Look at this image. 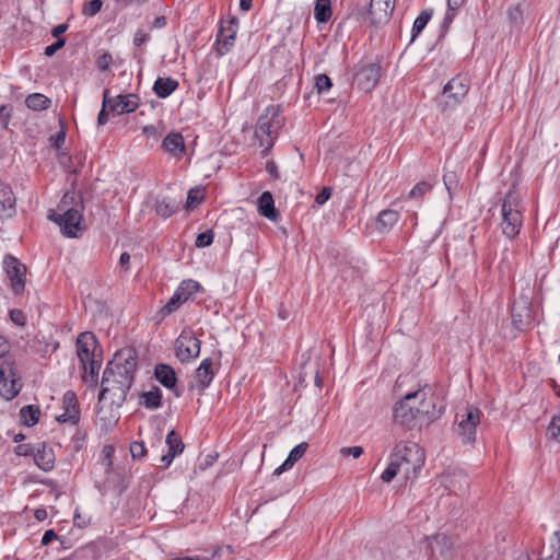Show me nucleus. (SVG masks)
<instances>
[{
  "label": "nucleus",
  "mask_w": 560,
  "mask_h": 560,
  "mask_svg": "<svg viewBox=\"0 0 560 560\" xmlns=\"http://www.w3.org/2000/svg\"><path fill=\"white\" fill-rule=\"evenodd\" d=\"M136 366V359L130 350L117 352L103 372L98 400L122 405L132 385Z\"/></svg>",
  "instance_id": "nucleus-1"
},
{
  "label": "nucleus",
  "mask_w": 560,
  "mask_h": 560,
  "mask_svg": "<svg viewBox=\"0 0 560 560\" xmlns=\"http://www.w3.org/2000/svg\"><path fill=\"white\" fill-rule=\"evenodd\" d=\"M438 397L430 387L407 394L394 408L397 423L413 428L428 425L439 418L441 410L436 408Z\"/></svg>",
  "instance_id": "nucleus-2"
},
{
  "label": "nucleus",
  "mask_w": 560,
  "mask_h": 560,
  "mask_svg": "<svg viewBox=\"0 0 560 560\" xmlns=\"http://www.w3.org/2000/svg\"><path fill=\"white\" fill-rule=\"evenodd\" d=\"M424 451L415 442L399 443L390 455V462L381 479L390 482L397 475L405 480H413L424 465Z\"/></svg>",
  "instance_id": "nucleus-3"
},
{
  "label": "nucleus",
  "mask_w": 560,
  "mask_h": 560,
  "mask_svg": "<svg viewBox=\"0 0 560 560\" xmlns=\"http://www.w3.org/2000/svg\"><path fill=\"white\" fill-rule=\"evenodd\" d=\"M523 211L521 192L515 186H512L501 203L500 228L508 238L518 235L523 224Z\"/></svg>",
  "instance_id": "nucleus-4"
},
{
  "label": "nucleus",
  "mask_w": 560,
  "mask_h": 560,
  "mask_svg": "<svg viewBox=\"0 0 560 560\" xmlns=\"http://www.w3.org/2000/svg\"><path fill=\"white\" fill-rule=\"evenodd\" d=\"M281 128V119L275 107H268L266 114L258 118L255 136L260 147H265L262 155L266 156L273 147L275 140Z\"/></svg>",
  "instance_id": "nucleus-5"
},
{
  "label": "nucleus",
  "mask_w": 560,
  "mask_h": 560,
  "mask_svg": "<svg viewBox=\"0 0 560 560\" xmlns=\"http://www.w3.org/2000/svg\"><path fill=\"white\" fill-rule=\"evenodd\" d=\"M22 388L21 377L14 361L4 360L0 365V396L13 399Z\"/></svg>",
  "instance_id": "nucleus-6"
},
{
  "label": "nucleus",
  "mask_w": 560,
  "mask_h": 560,
  "mask_svg": "<svg viewBox=\"0 0 560 560\" xmlns=\"http://www.w3.org/2000/svg\"><path fill=\"white\" fill-rule=\"evenodd\" d=\"M460 417L457 425V434L464 444H472L476 441V430L480 423L481 411L474 406L465 408L463 413H457Z\"/></svg>",
  "instance_id": "nucleus-7"
},
{
  "label": "nucleus",
  "mask_w": 560,
  "mask_h": 560,
  "mask_svg": "<svg viewBox=\"0 0 560 560\" xmlns=\"http://www.w3.org/2000/svg\"><path fill=\"white\" fill-rule=\"evenodd\" d=\"M200 285L197 281L188 279L184 280L176 289L172 298L161 308L160 314L166 317L174 313L178 307L184 304L194 293L199 290Z\"/></svg>",
  "instance_id": "nucleus-8"
},
{
  "label": "nucleus",
  "mask_w": 560,
  "mask_h": 560,
  "mask_svg": "<svg viewBox=\"0 0 560 560\" xmlns=\"http://www.w3.org/2000/svg\"><path fill=\"white\" fill-rule=\"evenodd\" d=\"M104 108H108L115 115L133 113L140 105V98L136 94H119L109 96L108 90L104 93Z\"/></svg>",
  "instance_id": "nucleus-9"
},
{
  "label": "nucleus",
  "mask_w": 560,
  "mask_h": 560,
  "mask_svg": "<svg viewBox=\"0 0 560 560\" xmlns=\"http://www.w3.org/2000/svg\"><path fill=\"white\" fill-rule=\"evenodd\" d=\"M82 211L83 209H73V211H69L67 214H48L47 218L60 226L63 235L77 237L78 232L84 230Z\"/></svg>",
  "instance_id": "nucleus-10"
},
{
  "label": "nucleus",
  "mask_w": 560,
  "mask_h": 560,
  "mask_svg": "<svg viewBox=\"0 0 560 560\" xmlns=\"http://www.w3.org/2000/svg\"><path fill=\"white\" fill-rule=\"evenodd\" d=\"M175 353L180 362H188L200 353V341L191 332H182L175 341Z\"/></svg>",
  "instance_id": "nucleus-11"
},
{
  "label": "nucleus",
  "mask_w": 560,
  "mask_h": 560,
  "mask_svg": "<svg viewBox=\"0 0 560 560\" xmlns=\"http://www.w3.org/2000/svg\"><path fill=\"white\" fill-rule=\"evenodd\" d=\"M469 91V80L465 75H456L451 79L443 89V97L446 105H457Z\"/></svg>",
  "instance_id": "nucleus-12"
},
{
  "label": "nucleus",
  "mask_w": 560,
  "mask_h": 560,
  "mask_svg": "<svg viewBox=\"0 0 560 560\" xmlns=\"http://www.w3.org/2000/svg\"><path fill=\"white\" fill-rule=\"evenodd\" d=\"M512 324L517 330H524L530 324L532 312L528 296L521 295L516 299L511 310Z\"/></svg>",
  "instance_id": "nucleus-13"
},
{
  "label": "nucleus",
  "mask_w": 560,
  "mask_h": 560,
  "mask_svg": "<svg viewBox=\"0 0 560 560\" xmlns=\"http://www.w3.org/2000/svg\"><path fill=\"white\" fill-rule=\"evenodd\" d=\"M440 481L446 490L458 495L465 494L469 486L467 475L459 469L445 471L442 474Z\"/></svg>",
  "instance_id": "nucleus-14"
},
{
  "label": "nucleus",
  "mask_w": 560,
  "mask_h": 560,
  "mask_svg": "<svg viewBox=\"0 0 560 560\" xmlns=\"http://www.w3.org/2000/svg\"><path fill=\"white\" fill-rule=\"evenodd\" d=\"M395 9V0H371L368 18L374 25L386 24Z\"/></svg>",
  "instance_id": "nucleus-15"
},
{
  "label": "nucleus",
  "mask_w": 560,
  "mask_h": 560,
  "mask_svg": "<svg viewBox=\"0 0 560 560\" xmlns=\"http://www.w3.org/2000/svg\"><path fill=\"white\" fill-rule=\"evenodd\" d=\"M7 275L11 282V288L15 294H20L25 285V266L15 258L8 256L3 260Z\"/></svg>",
  "instance_id": "nucleus-16"
},
{
  "label": "nucleus",
  "mask_w": 560,
  "mask_h": 560,
  "mask_svg": "<svg viewBox=\"0 0 560 560\" xmlns=\"http://www.w3.org/2000/svg\"><path fill=\"white\" fill-rule=\"evenodd\" d=\"M381 77V67L371 62L362 65L355 74L358 85L364 91H371L378 82Z\"/></svg>",
  "instance_id": "nucleus-17"
},
{
  "label": "nucleus",
  "mask_w": 560,
  "mask_h": 560,
  "mask_svg": "<svg viewBox=\"0 0 560 560\" xmlns=\"http://www.w3.org/2000/svg\"><path fill=\"white\" fill-rule=\"evenodd\" d=\"M62 409L63 412L57 417V420L61 423L77 424L80 418V410L77 396L72 390L65 393Z\"/></svg>",
  "instance_id": "nucleus-18"
},
{
  "label": "nucleus",
  "mask_w": 560,
  "mask_h": 560,
  "mask_svg": "<svg viewBox=\"0 0 560 560\" xmlns=\"http://www.w3.org/2000/svg\"><path fill=\"white\" fill-rule=\"evenodd\" d=\"M97 341L95 336L85 331L79 335L77 339V354L80 363H88L89 360L95 359V349Z\"/></svg>",
  "instance_id": "nucleus-19"
},
{
  "label": "nucleus",
  "mask_w": 560,
  "mask_h": 560,
  "mask_svg": "<svg viewBox=\"0 0 560 560\" xmlns=\"http://www.w3.org/2000/svg\"><path fill=\"white\" fill-rule=\"evenodd\" d=\"M165 443L168 447V451L166 454L161 456V462L163 464L162 465L163 468H167L172 464L174 457L176 455L182 454L185 448V445L183 443L180 435L175 430H172L168 432Z\"/></svg>",
  "instance_id": "nucleus-20"
},
{
  "label": "nucleus",
  "mask_w": 560,
  "mask_h": 560,
  "mask_svg": "<svg viewBox=\"0 0 560 560\" xmlns=\"http://www.w3.org/2000/svg\"><path fill=\"white\" fill-rule=\"evenodd\" d=\"M73 209H84L82 198L75 191H67L57 205V208L50 210L48 214H67L69 211H73Z\"/></svg>",
  "instance_id": "nucleus-21"
},
{
  "label": "nucleus",
  "mask_w": 560,
  "mask_h": 560,
  "mask_svg": "<svg viewBox=\"0 0 560 560\" xmlns=\"http://www.w3.org/2000/svg\"><path fill=\"white\" fill-rule=\"evenodd\" d=\"M154 374L164 387L172 389L176 397L180 396V392L176 389L177 377L172 366L160 363L155 366Z\"/></svg>",
  "instance_id": "nucleus-22"
},
{
  "label": "nucleus",
  "mask_w": 560,
  "mask_h": 560,
  "mask_svg": "<svg viewBox=\"0 0 560 560\" xmlns=\"http://www.w3.org/2000/svg\"><path fill=\"white\" fill-rule=\"evenodd\" d=\"M236 30L233 23L228 26H221L217 35V51L223 56L228 54L234 45Z\"/></svg>",
  "instance_id": "nucleus-23"
},
{
  "label": "nucleus",
  "mask_w": 560,
  "mask_h": 560,
  "mask_svg": "<svg viewBox=\"0 0 560 560\" xmlns=\"http://www.w3.org/2000/svg\"><path fill=\"white\" fill-rule=\"evenodd\" d=\"M212 360L207 358L200 362V365L195 372L194 385L200 389L207 388L213 380Z\"/></svg>",
  "instance_id": "nucleus-24"
},
{
  "label": "nucleus",
  "mask_w": 560,
  "mask_h": 560,
  "mask_svg": "<svg viewBox=\"0 0 560 560\" xmlns=\"http://www.w3.org/2000/svg\"><path fill=\"white\" fill-rule=\"evenodd\" d=\"M162 148L176 159H180L186 150L184 138L179 132H170L162 142Z\"/></svg>",
  "instance_id": "nucleus-25"
},
{
  "label": "nucleus",
  "mask_w": 560,
  "mask_h": 560,
  "mask_svg": "<svg viewBox=\"0 0 560 560\" xmlns=\"http://www.w3.org/2000/svg\"><path fill=\"white\" fill-rule=\"evenodd\" d=\"M15 213V197L11 188L0 184V217L11 218Z\"/></svg>",
  "instance_id": "nucleus-26"
},
{
  "label": "nucleus",
  "mask_w": 560,
  "mask_h": 560,
  "mask_svg": "<svg viewBox=\"0 0 560 560\" xmlns=\"http://www.w3.org/2000/svg\"><path fill=\"white\" fill-rule=\"evenodd\" d=\"M258 212L271 220L276 221L279 217L278 210L275 208L273 197L270 191H264L258 199Z\"/></svg>",
  "instance_id": "nucleus-27"
},
{
  "label": "nucleus",
  "mask_w": 560,
  "mask_h": 560,
  "mask_svg": "<svg viewBox=\"0 0 560 560\" xmlns=\"http://www.w3.org/2000/svg\"><path fill=\"white\" fill-rule=\"evenodd\" d=\"M306 450H307L306 442H302V443L298 444L295 447H293L291 450L289 456L283 462V464L281 466H279L278 468H276L273 474L279 476L283 471L290 469L305 454Z\"/></svg>",
  "instance_id": "nucleus-28"
},
{
  "label": "nucleus",
  "mask_w": 560,
  "mask_h": 560,
  "mask_svg": "<svg viewBox=\"0 0 560 560\" xmlns=\"http://www.w3.org/2000/svg\"><path fill=\"white\" fill-rule=\"evenodd\" d=\"M81 366L83 369L82 380L85 383H90L91 385L96 386L98 381V372L101 369V360L95 358L89 360L88 363H81Z\"/></svg>",
  "instance_id": "nucleus-29"
},
{
  "label": "nucleus",
  "mask_w": 560,
  "mask_h": 560,
  "mask_svg": "<svg viewBox=\"0 0 560 560\" xmlns=\"http://www.w3.org/2000/svg\"><path fill=\"white\" fill-rule=\"evenodd\" d=\"M178 86V82L172 78H158L153 85L154 93L161 97L165 98L170 96Z\"/></svg>",
  "instance_id": "nucleus-30"
},
{
  "label": "nucleus",
  "mask_w": 560,
  "mask_h": 560,
  "mask_svg": "<svg viewBox=\"0 0 560 560\" xmlns=\"http://www.w3.org/2000/svg\"><path fill=\"white\" fill-rule=\"evenodd\" d=\"M399 219V213L396 210L386 209L380 212L377 218V229L382 232H388Z\"/></svg>",
  "instance_id": "nucleus-31"
},
{
  "label": "nucleus",
  "mask_w": 560,
  "mask_h": 560,
  "mask_svg": "<svg viewBox=\"0 0 560 560\" xmlns=\"http://www.w3.org/2000/svg\"><path fill=\"white\" fill-rule=\"evenodd\" d=\"M179 205L176 200L170 198L158 199L155 203V211L163 218H168L175 213Z\"/></svg>",
  "instance_id": "nucleus-32"
},
{
  "label": "nucleus",
  "mask_w": 560,
  "mask_h": 560,
  "mask_svg": "<svg viewBox=\"0 0 560 560\" xmlns=\"http://www.w3.org/2000/svg\"><path fill=\"white\" fill-rule=\"evenodd\" d=\"M314 16L319 23L328 22L331 16L330 0H317L314 8Z\"/></svg>",
  "instance_id": "nucleus-33"
},
{
  "label": "nucleus",
  "mask_w": 560,
  "mask_h": 560,
  "mask_svg": "<svg viewBox=\"0 0 560 560\" xmlns=\"http://www.w3.org/2000/svg\"><path fill=\"white\" fill-rule=\"evenodd\" d=\"M142 404L149 409H156L161 406L162 392L159 387H154L141 395Z\"/></svg>",
  "instance_id": "nucleus-34"
},
{
  "label": "nucleus",
  "mask_w": 560,
  "mask_h": 560,
  "mask_svg": "<svg viewBox=\"0 0 560 560\" xmlns=\"http://www.w3.org/2000/svg\"><path fill=\"white\" fill-rule=\"evenodd\" d=\"M20 416L24 424L31 427L38 422L40 416V409L38 406L28 405L20 410Z\"/></svg>",
  "instance_id": "nucleus-35"
},
{
  "label": "nucleus",
  "mask_w": 560,
  "mask_h": 560,
  "mask_svg": "<svg viewBox=\"0 0 560 560\" xmlns=\"http://www.w3.org/2000/svg\"><path fill=\"white\" fill-rule=\"evenodd\" d=\"M25 104L33 110H44L48 108L50 100L40 93H34L26 97Z\"/></svg>",
  "instance_id": "nucleus-36"
},
{
  "label": "nucleus",
  "mask_w": 560,
  "mask_h": 560,
  "mask_svg": "<svg viewBox=\"0 0 560 560\" xmlns=\"http://www.w3.org/2000/svg\"><path fill=\"white\" fill-rule=\"evenodd\" d=\"M433 15L432 9H425L421 11V13L416 18L413 25H412V35L411 40H415V38L422 32V30L425 27L428 22Z\"/></svg>",
  "instance_id": "nucleus-37"
},
{
  "label": "nucleus",
  "mask_w": 560,
  "mask_h": 560,
  "mask_svg": "<svg viewBox=\"0 0 560 560\" xmlns=\"http://www.w3.org/2000/svg\"><path fill=\"white\" fill-rule=\"evenodd\" d=\"M553 544L557 548L550 550L546 546L542 547L538 560H559L560 559V530H557L552 535Z\"/></svg>",
  "instance_id": "nucleus-38"
},
{
  "label": "nucleus",
  "mask_w": 560,
  "mask_h": 560,
  "mask_svg": "<svg viewBox=\"0 0 560 560\" xmlns=\"http://www.w3.org/2000/svg\"><path fill=\"white\" fill-rule=\"evenodd\" d=\"M547 435L549 439L560 443V415L552 417L551 422L547 428Z\"/></svg>",
  "instance_id": "nucleus-39"
},
{
  "label": "nucleus",
  "mask_w": 560,
  "mask_h": 560,
  "mask_svg": "<svg viewBox=\"0 0 560 560\" xmlns=\"http://www.w3.org/2000/svg\"><path fill=\"white\" fill-rule=\"evenodd\" d=\"M103 7V2L101 0H91L88 1L82 9V14L89 18L96 15Z\"/></svg>",
  "instance_id": "nucleus-40"
},
{
  "label": "nucleus",
  "mask_w": 560,
  "mask_h": 560,
  "mask_svg": "<svg viewBox=\"0 0 560 560\" xmlns=\"http://www.w3.org/2000/svg\"><path fill=\"white\" fill-rule=\"evenodd\" d=\"M443 182L450 197L452 198L453 191L456 189L458 184V176L455 172H446L443 176Z\"/></svg>",
  "instance_id": "nucleus-41"
},
{
  "label": "nucleus",
  "mask_w": 560,
  "mask_h": 560,
  "mask_svg": "<svg viewBox=\"0 0 560 560\" xmlns=\"http://www.w3.org/2000/svg\"><path fill=\"white\" fill-rule=\"evenodd\" d=\"M203 195L200 188H191L187 195V208H194L202 200Z\"/></svg>",
  "instance_id": "nucleus-42"
},
{
  "label": "nucleus",
  "mask_w": 560,
  "mask_h": 560,
  "mask_svg": "<svg viewBox=\"0 0 560 560\" xmlns=\"http://www.w3.org/2000/svg\"><path fill=\"white\" fill-rule=\"evenodd\" d=\"M331 80L326 74H318L315 77V88L318 93L328 91L331 88Z\"/></svg>",
  "instance_id": "nucleus-43"
},
{
  "label": "nucleus",
  "mask_w": 560,
  "mask_h": 560,
  "mask_svg": "<svg viewBox=\"0 0 560 560\" xmlns=\"http://www.w3.org/2000/svg\"><path fill=\"white\" fill-rule=\"evenodd\" d=\"M214 234L211 230L198 234L195 245L199 248L206 247L212 244Z\"/></svg>",
  "instance_id": "nucleus-44"
},
{
  "label": "nucleus",
  "mask_w": 560,
  "mask_h": 560,
  "mask_svg": "<svg viewBox=\"0 0 560 560\" xmlns=\"http://www.w3.org/2000/svg\"><path fill=\"white\" fill-rule=\"evenodd\" d=\"M431 190V185L427 182L418 183L409 192L410 198H419Z\"/></svg>",
  "instance_id": "nucleus-45"
},
{
  "label": "nucleus",
  "mask_w": 560,
  "mask_h": 560,
  "mask_svg": "<svg viewBox=\"0 0 560 560\" xmlns=\"http://www.w3.org/2000/svg\"><path fill=\"white\" fill-rule=\"evenodd\" d=\"M147 450L142 442H133L130 445V453L133 458H142Z\"/></svg>",
  "instance_id": "nucleus-46"
},
{
  "label": "nucleus",
  "mask_w": 560,
  "mask_h": 560,
  "mask_svg": "<svg viewBox=\"0 0 560 560\" xmlns=\"http://www.w3.org/2000/svg\"><path fill=\"white\" fill-rule=\"evenodd\" d=\"M340 453L343 456H352L353 458H359L363 454V448L361 446L342 447Z\"/></svg>",
  "instance_id": "nucleus-47"
},
{
  "label": "nucleus",
  "mask_w": 560,
  "mask_h": 560,
  "mask_svg": "<svg viewBox=\"0 0 560 560\" xmlns=\"http://www.w3.org/2000/svg\"><path fill=\"white\" fill-rule=\"evenodd\" d=\"M65 43H66V40L63 38H60L56 43L47 46L45 48V55L48 57L54 56L57 52V50H59L61 47L65 46Z\"/></svg>",
  "instance_id": "nucleus-48"
},
{
  "label": "nucleus",
  "mask_w": 560,
  "mask_h": 560,
  "mask_svg": "<svg viewBox=\"0 0 560 560\" xmlns=\"http://www.w3.org/2000/svg\"><path fill=\"white\" fill-rule=\"evenodd\" d=\"M10 318L16 325L23 326L25 324L24 314L20 310H11L10 311Z\"/></svg>",
  "instance_id": "nucleus-49"
},
{
  "label": "nucleus",
  "mask_w": 560,
  "mask_h": 560,
  "mask_svg": "<svg viewBox=\"0 0 560 560\" xmlns=\"http://www.w3.org/2000/svg\"><path fill=\"white\" fill-rule=\"evenodd\" d=\"M331 196V189L328 187L323 188V190L316 195L315 201L318 205H324Z\"/></svg>",
  "instance_id": "nucleus-50"
},
{
  "label": "nucleus",
  "mask_w": 560,
  "mask_h": 560,
  "mask_svg": "<svg viewBox=\"0 0 560 560\" xmlns=\"http://www.w3.org/2000/svg\"><path fill=\"white\" fill-rule=\"evenodd\" d=\"M231 551H232L231 546L218 547L211 553V558L210 559L211 560H219L222 556H224L225 552L230 553Z\"/></svg>",
  "instance_id": "nucleus-51"
},
{
  "label": "nucleus",
  "mask_w": 560,
  "mask_h": 560,
  "mask_svg": "<svg viewBox=\"0 0 560 560\" xmlns=\"http://www.w3.org/2000/svg\"><path fill=\"white\" fill-rule=\"evenodd\" d=\"M149 39V35L144 33L142 30H138L133 37V43L136 46H140Z\"/></svg>",
  "instance_id": "nucleus-52"
},
{
  "label": "nucleus",
  "mask_w": 560,
  "mask_h": 560,
  "mask_svg": "<svg viewBox=\"0 0 560 560\" xmlns=\"http://www.w3.org/2000/svg\"><path fill=\"white\" fill-rule=\"evenodd\" d=\"M508 13H509L510 20L514 23H516L522 18V10L518 5L510 8Z\"/></svg>",
  "instance_id": "nucleus-53"
},
{
  "label": "nucleus",
  "mask_w": 560,
  "mask_h": 560,
  "mask_svg": "<svg viewBox=\"0 0 560 560\" xmlns=\"http://www.w3.org/2000/svg\"><path fill=\"white\" fill-rule=\"evenodd\" d=\"M35 460L37 463V465L43 468L44 470H48L51 468V464H52V460L49 458L47 462H45L44 464L40 463V460H45V457L44 455H40V453L38 452L36 455H35Z\"/></svg>",
  "instance_id": "nucleus-54"
},
{
  "label": "nucleus",
  "mask_w": 560,
  "mask_h": 560,
  "mask_svg": "<svg viewBox=\"0 0 560 560\" xmlns=\"http://www.w3.org/2000/svg\"><path fill=\"white\" fill-rule=\"evenodd\" d=\"M130 255L127 252H124L119 257V266L124 271L129 270Z\"/></svg>",
  "instance_id": "nucleus-55"
},
{
  "label": "nucleus",
  "mask_w": 560,
  "mask_h": 560,
  "mask_svg": "<svg viewBox=\"0 0 560 560\" xmlns=\"http://www.w3.org/2000/svg\"><path fill=\"white\" fill-rule=\"evenodd\" d=\"M56 538H57V535L52 529L46 530L42 537V545L47 546Z\"/></svg>",
  "instance_id": "nucleus-56"
},
{
  "label": "nucleus",
  "mask_w": 560,
  "mask_h": 560,
  "mask_svg": "<svg viewBox=\"0 0 560 560\" xmlns=\"http://www.w3.org/2000/svg\"><path fill=\"white\" fill-rule=\"evenodd\" d=\"M110 62H112V56H110V55H107V54H105V55L101 56V57L98 58V61H97L98 67H100V69H102V70L107 69Z\"/></svg>",
  "instance_id": "nucleus-57"
},
{
  "label": "nucleus",
  "mask_w": 560,
  "mask_h": 560,
  "mask_svg": "<svg viewBox=\"0 0 560 560\" xmlns=\"http://www.w3.org/2000/svg\"><path fill=\"white\" fill-rule=\"evenodd\" d=\"M107 108H104V103L102 104V109L97 117V124L100 126L105 125L108 121V113L106 112Z\"/></svg>",
  "instance_id": "nucleus-58"
},
{
  "label": "nucleus",
  "mask_w": 560,
  "mask_h": 560,
  "mask_svg": "<svg viewBox=\"0 0 560 560\" xmlns=\"http://www.w3.org/2000/svg\"><path fill=\"white\" fill-rule=\"evenodd\" d=\"M142 131L149 138L152 137V138L156 139L159 136L158 130L154 126H145V127H143Z\"/></svg>",
  "instance_id": "nucleus-59"
},
{
  "label": "nucleus",
  "mask_w": 560,
  "mask_h": 560,
  "mask_svg": "<svg viewBox=\"0 0 560 560\" xmlns=\"http://www.w3.org/2000/svg\"><path fill=\"white\" fill-rule=\"evenodd\" d=\"M9 113L5 106H0V124L4 127L8 125Z\"/></svg>",
  "instance_id": "nucleus-60"
},
{
  "label": "nucleus",
  "mask_w": 560,
  "mask_h": 560,
  "mask_svg": "<svg viewBox=\"0 0 560 560\" xmlns=\"http://www.w3.org/2000/svg\"><path fill=\"white\" fill-rule=\"evenodd\" d=\"M166 25V18L165 16H158L154 19L152 23V28H163Z\"/></svg>",
  "instance_id": "nucleus-61"
},
{
  "label": "nucleus",
  "mask_w": 560,
  "mask_h": 560,
  "mask_svg": "<svg viewBox=\"0 0 560 560\" xmlns=\"http://www.w3.org/2000/svg\"><path fill=\"white\" fill-rule=\"evenodd\" d=\"M9 351V345L2 336H0V358L4 357Z\"/></svg>",
  "instance_id": "nucleus-62"
},
{
  "label": "nucleus",
  "mask_w": 560,
  "mask_h": 560,
  "mask_svg": "<svg viewBox=\"0 0 560 560\" xmlns=\"http://www.w3.org/2000/svg\"><path fill=\"white\" fill-rule=\"evenodd\" d=\"M267 171L268 173L273 177V178H278L279 175H278V170H277V166L275 164V162L272 161H269L267 163Z\"/></svg>",
  "instance_id": "nucleus-63"
},
{
  "label": "nucleus",
  "mask_w": 560,
  "mask_h": 560,
  "mask_svg": "<svg viewBox=\"0 0 560 560\" xmlns=\"http://www.w3.org/2000/svg\"><path fill=\"white\" fill-rule=\"evenodd\" d=\"M173 560H211L208 557L205 556H186V557H179V558H173Z\"/></svg>",
  "instance_id": "nucleus-64"
}]
</instances>
